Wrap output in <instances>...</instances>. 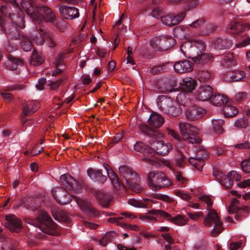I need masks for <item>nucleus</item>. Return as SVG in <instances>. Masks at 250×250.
Returning a JSON list of instances; mask_svg holds the SVG:
<instances>
[{"mask_svg": "<svg viewBox=\"0 0 250 250\" xmlns=\"http://www.w3.org/2000/svg\"><path fill=\"white\" fill-rule=\"evenodd\" d=\"M29 224L32 227L31 232V239L33 237L37 239L43 238L44 234L57 235V225L54 223L51 217L46 211H40L37 217V222H31Z\"/></svg>", "mask_w": 250, "mask_h": 250, "instance_id": "obj_1", "label": "nucleus"}, {"mask_svg": "<svg viewBox=\"0 0 250 250\" xmlns=\"http://www.w3.org/2000/svg\"><path fill=\"white\" fill-rule=\"evenodd\" d=\"M184 93H179L176 98L179 104L175 101H173L170 98L167 97L165 96H161L159 97L157 104L159 109L162 112L172 116H177L182 113V108L179 104H182L184 106H187L189 105L190 102L183 103L180 101L183 98H185Z\"/></svg>", "mask_w": 250, "mask_h": 250, "instance_id": "obj_2", "label": "nucleus"}, {"mask_svg": "<svg viewBox=\"0 0 250 250\" xmlns=\"http://www.w3.org/2000/svg\"><path fill=\"white\" fill-rule=\"evenodd\" d=\"M134 150L143 154L142 160L156 167H167L170 169H173V166L166 159L157 160L155 155V152L151 149V147H148L142 142H138L134 145Z\"/></svg>", "mask_w": 250, "mask_h": 250, "instance_id": "obj_3", "label": "nucleus"}, {"mask_svg": "<svg viewBox=\"0 0 250 250\" xmlns=\"http://www.w3.org/2000/svg\"><path fill=\"white\" fill-rule=\"evenodd\" d=\"M146 179L149 187L153 191L160 190L171 185V182L165 174L160 171L148 172Z\"/></svg>", "mask_w": 250, "mask_h": 250, "instance_id": "obj_4", "label": "nucleus"}, {"mask_svg": "<svg viewBox=\"0 0 250 250\" xmlns=\"http://www.w3.org/2000/svg\"><path fill=\"white\" fill-rule=\"evenodd\" d=\"M180 49L186 57L190 58L192 55L202 53L205 50V45L201 41L194 39L186 41L180 45Z\"/></svg>", "mask_w": 250, "mask_h": 250, "instance_id": "obj_5", "label": "nucleus"}, {"mask_svg": "<svg viewBox=\"0 0 250 250\" xmlns=\"http://www.w3.org/2000/svg\"><path fill=\"white\" fill-rule=\"evenodd\" d=\"M203 223L205 226L208 227L211 226L212 224H214V227L211 230V233L212 235L219 234L223 229V222L214 209L208 210V214L204 219Z\"/></svg>", "mask_w": 250, "mask_h": 250, "instance_id": "obj_6", "label": "nucleus"}, {"mask_svg": "<svg viewBox=\"0 0 250 250\" xmlns=\"http://www.w3.org/2000/svg\"><path fill=\"white\" fill-rule=\"evenodd\" d=\"M150 44L153 48L164 51L172 47L175 44V41L171 36L161 35L153 38Z\"/></svg>", "mask_w": 250, "mask_h": 250, "instance_id": "obj_7", "label": "nucleus"}, {"mask_svg": "<svg viewBox=\"0 0 250 250\" xmlns=\"http://www.w3.org/2000/svg\"><path fill=\"white\" fill-rule=\"evenodd\" d=\"M213 175L219 181L220 184L226 188H231L234 181L238 182L241 179V175L234 170L230 171L227 175H225L221 172L215 171L213 172Z\"/></svg>", "mask_w": 250, "mask_h": 250, "instance_id": "obj_8", "label": "nucleus"}, {"mask_svg": "<svg viewBox=\"0 0 250 250\" xmlns=\"http://www.w3.org/2000/svg\"><path fill=\"white\" fill-rule=\"evenodd\" d=\"M160 11L158 12L157 10H153L151 13V15L156 18L160 17L162 23L167 26L178 24L183 20L186 15L184 11L175 15L169 14L163 17H160Z\"/></svg>", "mask_w": 250, "mask_h": 250, "instance_id": "obj_9", "label": "nucleus"}, {"mask_svg": "<svg viewBox=\"0 0 250 250\" xmlns=\"http://www.w3.org/2000/svg\"><path fill=\"white\" fill-rule=\"evenodd\" d=\"M36 18L38 19V21L35 23V25L41 24L43 21L52 22L55 20V15L52 10L47 7L42 6L37 9L36 11Z\"/></svg>", "mask_w": 250, "mask_h": 250, "instance_id": "obj_10", "label": "nucleus"}, {"mask_svg": "<svg viewBox=\"0 0 250 250\" xmlns=\"http://www.w3.org/2000/svg\"><path fill=\"white\" fill-rule=\"evenodd\" d=\"M160 215L164 218H169L170 214L164 211L159 209H152L148 211L145 214H139V219L146 222H154L157 221L156 217L152 216Z\"/></svg>", "mask_w": 250, "mask_h": 250, "instance_id": "obj_11", "label": "nucleus"}, {"mask_svg": "<svg viewBox=\"0 0 250 250\" xmlns=\"http://www.w3.org/2000/svg\"><path fill=\"white\" fill-rule=\"evenodd\" d=\"M208 155V153L206 150H199L195 156L188 158V162L191 165L200 170L204 165V160Z\"/></svg>", "mask_w": 250, "mask_h": 250, "instance_id": "obj_12", "label": "nucleus"}, {"mask_svg": "<svg viewBox=\"0 0 250 250\" xmlns=\"http://www.w3.org/2000/svg\"><path fill=\"white\" fill-rule=\"evenodd\" d=\"M213 89L209 85L200 86L196 91L195 97L197 100L201 101H207L212 96Z\"/></svg>", "mask_w": 250, "mask_h": 250, "instance_id": "obj_13", "label": "nucleus"}, {"mask_svg": "<svg viewBox=\"0 0 250 250\" xmlns=\"http://www.w3.org/2000/svg\"><path fill=\"white\" fill-rule=\"evenodd\" d=\"M206 113L205 109L191 104L185 110V115L190 120H195L202 117Z\"/></svg>", "mask_w": 250, "mask_h": 250, "instance_id": "obj_14", "label": "nucleus"}, {"mask_svg": "<svg viewBox=\"0 0 250 250\" xmlns=\"http://www.w3.org/2000/svg\"><path fill=\"white\" fill-rule=\"evenodd\" d=\"M52 194L56 201L61 205H66L71 202L72 199L62 188L58 187L52 191Z\"/></svg>", "mask_w": 250, "mask_h": 250, "instance_id": "obj_15", "label": "nucleus"}, {"mask_svg": "<svg viewBox=\"0 0 250 250\" xmlns=\"http://www.w3.org/2000/svg\"><path fill=\"white\" fill-rule=\"evenodd\" d=\"M5 217V227L11 231L19 232L21 229V220L13 214H9Z\"/></svg>", "mask_w": 250, "mask_h": 250, "instance_id": "obj_16", "label": "nucleus"}, {"mask_svg": "<svg viewBox=\"0 0 250 250\" xmlns=\"http://www.w3.org/2000/svg\"><path fill=\"white\" fill-rule=\"evenodd\" d=\"M119 172L121 176L125 179L126 183L130 187H132V183L137 178V174L131 168L125 166L119 167Z\"/></svg>", "mask_w": 250, "mask_h": 250, "instance_id": "obj_17", "label": "nucleus"}, {"mask_svg": "<svg viewBox=\"0 0 250 250\" xmlns=\"http://www.w3.org/2000/svg\"><path fill=\"white\" fill-rule=\"evenodd\" d=\"M60 180L62 184L66 188L72 190L75 192H79L80 186L70 175L67 174L62 175L60 177Z\"/></svg>", "mask_w": 250, "mask_h": 250, "instance_id": "obj_18", "label": "nucleus"}, {"mask_svg": "<svg viewBox=\"0 0 250 250\" xmlns=\"http://www.w3.org/2000/svg\"><path fill=\"white\" fill-rule=\"evenodd\" d=\"M59 11L65 19L73 20L79 16V10L75 7L60 5Z\"/></svg>", "mask_w": 250, "mask_h": 250, "instance_id": "obj_19", "label": "nucleus"}, {"mask_svg": "<svg viewBox=\"0 0 250 250\" xmlns=\"http://www.w3.org/2000/svg\"><path fill=\"white\" fill-rule=\"evenodd\" d=\"M151 149H155L156 152L161 155L167 154L172 149V145L168 143L165 142L163 141H156L151 144Z\"/></svg>", "mask_w": 250, "mask_h": 250, "instance_id": "obj_20", "label": "nucleus"}, {"mask_svg": "<svg viewBox=\"0 0 250 250\" xmlns=\"http://www.w3.org/2000/svg\"><path fill=\"white\" fill-rule=\"evenodd\" d=\"M74 199L83 212L92 216H96L98 214L97 211L85 199H80L77 197H75Z\"/></svg>", "mask_w": 250, "mask_h": 250, "instance_id": "obj_21", "label": "nucleus"}, {"mask_svg": "<svg viewBox=\"0 0 250 250\" xmlns=\"http://www.w3.org/2000/svg\"><path fill=\"white\" fill-rule=\"evenodd\" d=\"M127 203L129 205L132 207L139 208H151V204H158L160 205L159 202H156L155 200L149 199L145 198L143 200H138L134 198L129 199Z\"/></svg>", "mask_w": 250, "mask_h": 250, "instance_id": "obj_22", "label": "nucleus"}, {"mask_svg": "<svg viewBox=\"0 0 250 250\" xmlns=\"http://www.w3.org/2000/svg\"><path fill=\"white\" fill-rule=\"evenodd\" d=\"M173 68L175 72L178 73H187L192 70L193 63L188 60L179 61L173 65Z\"/></svg>", "mask_w": 250, "mask_h": 250, "instance_id": "obj_23", "label": "nucleus"}, {"mask_svg": "<svg viewBox=\"0 0 250 250\" xmlns=\"http://www.w3.org/2000/svg\"><path fill=\"white\" fill-rule=\"evenodd\" d=\"M249 29H250V24L239 21L230 24L227 29V30L230 34L237 35L245 30Z\"/></svg>", "mask_w": 250, "mask_h": 250, "instance_id": "obj_24", "label": "nucleus"}, {"mask_svg": "<svg viewBox=\"0 0 250 250\" xmlns=\"http://www.w3.org/2000/svg\"><path fill=\"white\" fill-rule=\"evenodd\" d=\"M21 5L22 9L32 18L33 22L36 23L39 20L36 18L37 9H34V6L31 1L23 0L21 1Z\"/></svg>", "mask_w": 250, "mask_h": 250, "instance_id": "obj_25", "label": "nucleus"}, {"mask_svg": "<svg viewBox=\"0 0 250 250\" xmlns=\"http://www.w3.org/2000/svg\"><path fill=\"white\" fill-rule=\"evenodd\" d=\"M180 88L185 92H191L196 87V83L195 81L191 77L183 78L179 83Z\"/></svg>", "mask_w": 250, "mask_h": 250, "instance_id": "obj_26", "label": "nucleus"}, {"mask_svg": "<svg viewBox=\"0 0 250 250\" xmlns=\"http://www.w3.org/2000/svg\"><path fill=\"white\" fill-rule=\"evenodd\" d=\"M246 74L244 71L236 70L233 72H228L224 79L228 81H243Z\"/></svg>", "mask_w": 250, "mask_h": 250, "instance_id": "obj_27", "label": "nucleus"}, {"mask_svg": "<svg viewBox=\"0 0 250 250\" xmlns=\"http://www.w3.org/2000/svg\"><path fill=\"white\" fill-rule=\"evenodd\" d=\"M165 122L164 119L159 114L153 112L148 119L149 125L154 128L161 126Z\"/></svg>", "mask_w": 250, "mask_h": 250, "instance_id": "obj_28", "label": "nucleus"}, {"mask_svg": "<svg viewBox=\"0 0 250 250\" xmlns=\"http://www.w3.org/2000/svg\"><path fill=\"white\" fill-rule=\"evenodd\" d=\"M104 167L106 170L108 176L114 188L116 190L119 189L121 188V184L116 173L107 165L104 164Z\"/></svg>", "mask_w": 250, "mask_h": 250, "instance_id": "obj_29", "label": "nucleus"}, {"mask_svg": "<svg viewBox=\"0 0 250 250\" xmlns=\"http://www.w3.org/2000/svg\"><path fill=\"white\" fill-rule=\"evenodd\" d=\"M87 173L89 178L94 181L104 183L106 180V177L99 170L89 168L87 170Z\"/></svg>", "mask_w": 250, "mask_h": 250, "instance_id": "obj_30", "label": "nucleus"}, {"mask_svg": "<svg viewBox=\"0 0 250 250\" xmlns=\"http://www.w3.org/2000/svg\"><path fill=\"white\" fill-rule=\"evenodd\" d=\"M23 65L22 61L19 58L12 56L8 57L7 67L11 70H16Z\"/></svg>", "mask_w": 250, "mask_h": 250, "instance_id": "obj_31", "label": "nucleus"}, {"mask_svg": "<svg viewBox=\"0 0 250 250\" xmlns=\"http://www.w3.org/2000/svg\"><path fill=\"white\" fill-rule=\"evenodd\" d=\"M39 107V104L36 102L30 101L25 104L23 108L24 115H30L36 111Z\"/></svg>", "mask_w": 250, "mask_h": 250, "instance_id": "obj_32", "label": "nucleus"}, {"mask_svg": "<svg viewBox=\"0 0 250 250\" xmlns=\"http://www.w3.org/2000/svg\"><path fill=\"white\" fill-rule=\"evenodd\" d=\"M228 101V98L227 96L222 94L215 95L212 99V104L217 106L224 105Z\"/></svg>", "mask_w": 250, "mask_h": 250, "instance_id": "obj_33", "label": "nucleus"}, {"mask_svg": "<svg viewBox=\"0 0 250 250\" xmlns=\"http://www.w3.org/2000/svg\"><path fill=\"white\" fill-rule=\"evenodd\" d=\"M212 127L216 133L222 134L224 130L222 127L224 125V121L222 119H212L211 120Z\"/></svg>", "mask_w": 250, "mask_h": 250, "instance_id": "obj_34", "label": "nucleus"}, {"mask_svg": "<svg viewBox=\"0 0 250 250\" xmlns=\"http://www.w3.org/2000/svg\"><path fill=\"white\" fill-rule=\"evenodd\" d=\"M165 219L178 226H184L187 224L188 221V219L182 215L172 217L170 215L169 218Z\"/></svg>", "mask_w": 250, "mask_h": 250, "instance_id": "obj_35", "label": "nucleus"}, {"mask_svg": "<svg viewBox=\"0 0 250 250\" xmlns=\"http://www.w3.org/2000/svg\"><path fill=\"white\" fill-rule=\"evenodd\" d=\"M223 112L225 116L231 117L236 115L238 112V110L236 107L229 104L224 107Z\"/></svg>", "mask_w": 250, "mask_h": 250, "instance_id": "obj_36", "label": "nucleus"}, {"mask_svg": "<svg viewBox=\"0 0 250 250\" xmlns=\"http://www.w3.org/2000/svg\"><path fill=\"white\" fill-rule=\"evenodd\" d=\"M43 62V58L36 51L34 50L30 59V63L33 66H38Z\"/></svg>", "mask_w": 250, "mask_h": 250, "instance_id": "obj_37", "label": "nucleus"}, {"mask_svg": "<svg viewBox=\"0 0 250 250\" xmlns=\"http://www.w3.org/2000/svg\"><path fill=\"white\" fill-rule=\"evenodd\" d=\"M238 201V200L236 198L232 199L230 205L228 208V212L229 214L236 213L240 210V208L237 205Z\"/></svg>", "mask_w": 250, "mask_h": 250, "instance_id": "obj_38", "label": "nucleus"}, {"mask_svg": "<svg viewBox=\"0 0 250 250\" xmlns=\"http://www.w3.org/2000/svg\"><path fill=\"white\" fill-rule=\"evenodd\" d=\"M21 47L26 52L29 51L32 48V44L30 39L27 36H23L21 40Z\"/></svg>", "mask_w": 250, "mask_h": 250, "instance_id": "obj_39", "label": "nucleus"}, {"mask_svg": "<svg viewBox=\"0 0 250 250\" xmlns=\"http://www.w3.org/2000/svg\"><path fill=\"white\" fill-rule=\"evenodd\" d=\"M212 56L211 54L209 53L202 54V53H199L198 55H197L195 57L200 62L207 63L211 60Z\"/></svg>", "mask_w": 250, "mask_h": 250, "instance_id": "obj_40", "label": "nucleus"}, {"mask_svg": "<svg viewBox=\"0 0 250 250\" xmlns=\"http://www.w3.org/2000/svg\"><path fill=\"white\" fill-rule=\"evenodd\" d=\"M39 30L42 33L40 34L39 37L37 36L33 40L37 44L41 45L43 42L44 38L48 37L49 36L47 35L45 28H40Z\"/></svg>", "mask_w": 250, "mask_h": 250, "instance_id": "obj_41", "label": "nucleus"}, {"mask_svg": "<svg viewBox=\"0 0 250 250\" xmlns=\"http://www.w3.org/2000/svg\"><path fill=\"white\" fill-rule=\"evenodd\" d=\"M190 124L188 123H180L179 124V127L180 128V133L182 136L183 139H189L188 136L185 134V131L187 129L190 128Z\"/></svg>", "mask_w": 250, "mask_h": 250, "instance_id": "obj_42", "label": "nucleus"}, {"mask_svg": "<svg viewBox=\"0 0 250 250\" xmlns=\"http://www.w3.org/2000/svg\"><path fill=\"white\" fill-rule=\"evenodd\" d=\"M55 219L59 222H68L69 221V218L68 215L64 212L60 211L58 212V214L56 216H54Z\"/></svg>", "mask_w": 250, "mask_h": 250, "instance_id": "obj_43", "label": "nucleus"}, {"mask_svg": "<svg viewBox=\"0 0 250 250\" xmlns=\"http://www.w3.org/2000/svg\"><path fill=\"white\" fill-rule=\"evenodd\" d=\"M12 20L14 21L15 24L20 28H23L24 27V21L23 17L20 16L18 17L16 16H13L11 18Z\"/></svg>", "mask_w": 250, "mask_h": 250, "instance_id": "obj_44", "label": "nucleus"}, {"mask_svg": "<svg viewBox=\"0 0 250 250\" xmlns=\"http://www.w3.org/2000/svg\"><path fill=\"white\" fill-rule=\"evenodd\" d=\"M223 60L222 63L227 66L231 64L233 62V56L232 54H228L221 57Z\"/></svg>", "mask_w": 250, "mask_h": 250, "instance_id": "obj_45", "label": "nucleus"}, {"mask_svg": "<svg viewBox=\"0 0 250 250\" xmlns=\"http://www.w3.org/2000/svg\"><path fill=\"white\" fill-rule=\"evenodd\" d=\"M175 194L182 199L186 201H189L191 198L190 195L188 193L180 190H175Z\"/></svg>", "mask_w": 250, "mask_h": 250, "instance_id": "obj_46", "label": "nucleus"}, {"mask_svg": "<svg viewBox=\"0 0 250 250\" xmlns=\"http://www.w3.org/2000/svg\"><path fill=\"white\" fill-rule=\"evenodd\" d=\"M248 124L247 118H243L237 120L234 123V125L237 127H246Z\"/></svg>", "mask_w": 250, "mask_h": 250, "instance_id": "obj_47", "label": "nucleus"}, {"mask_svg": "<svg viewBox=\"0 0 250 250\" xmlns=\"http://www.w3.org/2000/svg\"><path fill=\"white\" fill-rule=\"evenodd\" d=\"M241 167L245 173H250V158L244 160L241 163Z\"/></svg>", "mask_w": 250, "mask_h": 250, "instance_id": "obj_48", "label": "nucleus"}, {"mask_svg": "<svg viewBox=\"0 0 250 250\" xmlns=\"http://www.w3.org/2000/svg\"><path fill=\"white\" fill-rule=\"evenodd\" d=\"M235 148L238 149H247L250 148V143L249 141H246L244 142L237 143L233 146Z\"/></svg>", "mask_w": 250, "mask_h": 250, "instance_id": "obj_49", "label": "nucleus"}, {"mask_svg": "<svg viewBox=\"0 0 250 250\" xmlns=\"http://www.w3.org/2000/svg\"><path fill=\"white\" fill-rule=\"evenodd\" d=\"M179 156L177 157L175 161V165L180 168L183 167L186 163L184 156L179 153Z\"/></svg>", "mask_w": 250, "mask_h": 250, "instance_id": "obj_50", "label": "nucleus"}, {"mask_svg": "<svg viewBox=\"0 0 250 250\" xmlns=\"http://www.w3.org/2000/svg\"><path fill=\"white\" fill-rule=\"evenodd\" d=\"M185 134L188 136L189 139H184L185 140H186L191 144H199L201 142V139L199 137H192V136H190L189 129H187V130L185 131Z\"/></svg>", "mask_w": 250, "mask_h": 250, "instance_id": "obj_51", "label": "nucleus"}, {"mask_svg": "<svg viewBox=\"0 0 250 250\" xmlns=\"http://www.w3.org/2000/svg\"><path fill=\"white\" fill-rule=\"evenodd\" d=\"M185 134L188 136L189 139H184L185 140H186L191 144H199L201 142V139L199 137H192V136H190L189 129H187V130L185 131Z\"/></svg>", "mask_w": 250, "mask_h": 250, "instance_id": "obj_52", "label": "nucleus"}, {"mask_svg": "<svg viewBox=\"0 0 250 250\" xmlns=\"http://www.w3.org/2000/svg\"><path fill=\"white\" fill-rule=\"evenodd\" d=\"M173 32H174V35L176 37H177L180 39H183L186 38L185 32L184 31L183 29H182L180 28H175Z\"/></svg>", "mask_w": 250, "mask_h": 250, "instance_id": "obj_53", "label": "nucleus"}, {"mask_svg": "<svg viewBox=\"0 0 250 250\" xmlns=\"http://www.w3.org/2000/svg\"><path fill=\"white\" fill-rule=\"evenodd\" d=\"M111 240L110 233H107L100 240V244L102 246H105Z\"/></svg>", "mask_w": 250, "mask_h": 250, "instance_id": "obj_54", "label": "nucleus"}, {"mask_svg": "<svg viewBox=\"0 0 250 250\" xmlns=\"http://www.w3.org/2000/svg\"><path fill=\"white\" fill-rule=\"evenodd\" d=\"M247 98V94L245 92H239L235 95V99L239 102L245 100Z\"/></svg>", "mask_w": 250, "mask_h": 250, "instance_id": "obj_55", "label": "nucleus"}, {"mask_svg": "<svg viewBox=\"0 0 250 250\" xmlns=\"http://www.w3.org/2000/svg\"><path fill=\"white\" fill-rule=\"evenodd\" d=\"M187 214L190 219L195 221L197 220L198 219L203 216V212L201 211L195 212L194 213L188 212Z\"/></svg>", "mask_w": 250, "mask_h": 250, "instance_id": "obj_56", "label": "nucleus"}, {"mask_svg": "<svg viewBox=\"0 0 250 250\" xmlns=\"http://www.w3.org/2000/svg\"><path fill=\"white\" fill-rule=\"evenodd\" d=\"M199 199L200 201L204 202L208 206H211L212 204L210 197L208 195H202L200 196Z\"/></svg>", "mask_w": 250, "mask_h": 250, "instance_id": "obj_57", "label": "nucleus"}, {"mask_svg": "<svg viewBox=\"0 0 250 250\" xmlns=\"http://www.w3.org/2000/svg\"><path fill=\"white\" fill-rule=\"evenodd\" d=\"M55 64L56 67L64 68V63L63 62L62 56V55L57 56L55 62Z\"/></svg>", "mask_w": 250, "mask_h": 250, "instance_id": "obj_58", "label": "nucleus"}, {"mask_svg": "<svg viewBox=\"0 0 250 250\" xmlns=\"http://www.w3.org/2000/svg\"><path fill=\"white\" fill-rule=\"evenodd\" d=\"M122 227L135 231H138L140 230L139 226L136 225H127L124 223L123 225H122Z\"/></svg>", "mask_w": 250, "mask_h": 250, "instance_id": "obj_59", "label": "nucleus"}, {"mask_svg": "<svg viewBox=\"0 0 250 250\" xmlns=\"http://www.w3.org/2000/svg\"><path fill=\"white\" fill-rule=\"evenodd\" d=\"M250 44V37H247L244 39L242 42L238 43L236 44L238 47H244Z\"/></svg>", "mask_w": 250, "mask_h": 250, "instance_id": "obj_60", "label": "nucleus"}, {"mask_svg": "<svg viewBox=\"0 0 250 250\" xmlns=\"http://www.w3.org/2000/svg\"><path fill=\"white\" fill-rule=\"evenodd\" d=\"M200 81H206L209 79L211 74L207 71H203L200 73Z\"/></svg>", "mask_w": 250, "mask_h": 250, "instance_id": "obj_61", "label": "nucleus"}, {"mask_svg": "<svg viewBox=\"0 0 250 250\" xmlns=\"http://www.w3.org/2000/svg\"><path fill=\"white\" fill-rule=\"evenodd\" d=\"M189 129L190 136L192 137H198L196 135L199 133V130L196 127L190 125Z\"/></svg>", "mask_w": 250, "mask_h": 250, "instance_id": "obj_62", "label": "nucleus"}, {"mask_svg": "<svg viewBox=\"0 0 250 250\" xmlns=\"http://www.w3.org/2000/svg\"><path fill=\"white\" fill-rule=\"evenodd\" d=\"M157 198L167 202H172L173 199L167 195L159 194L157 196Z\"/></svg>", "mask_w": 250, "mask_h": 250, "instance_id": "obj_63", "label": "nucleus"}, {"mask_svg": "<svg viewBox=\"0 0 250 250\" xmlns=\"http://www.w3.org/2000/svg\"><path fill=\"white\" fill-rule=\"evenodd\" d=\"M167 133L168 135H170L171 137H172L173 138H174L175 140L179 141L180 140V137L179 135L176 132H175L173 130L168 128L167 129Z\"/></svg>", "mask_w": 250, "mask_h": 250, "instance_id": "obj_64", "label": "nucleus"}]
</instances>
